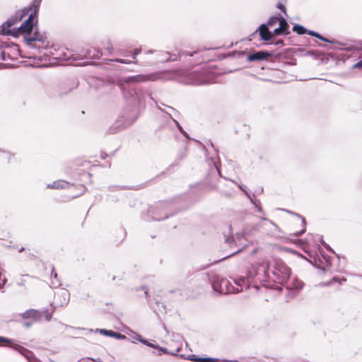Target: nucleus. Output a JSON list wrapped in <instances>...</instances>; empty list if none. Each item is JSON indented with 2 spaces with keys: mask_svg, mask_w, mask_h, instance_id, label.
<instances>
[{
  "mask_svg": "<svg viewBox=\"0 0 362 362\" xmlns=\"http://www.w3.org/2000/svg\"><path fill=\"white\" fill-rule=\"evenodd\" d=\"M41 2L42 0H33L28 6L17 11L1 25V32L13 36H28L33 29L34 21L37 22Z\"/></svg>",
  "mask_w": 362,
  "mask_h": 362,
  "instance_id": "nucleus-1",
  "label": "nucleus"
},
{
  "mask_svg": "<svg viewBox=\"0 0 362 362\" xmlns=\"http://www.w3.org/2000/svg\"><path fill=\"white\" fill-rule=\"evenodd\" d=\"M259 272H262L265 277L281 285H284L291 276L290 268L281 259H274L270 264H262Z\"/></svg>",
  "mask_w": 362,
  "mask_h": 362,
  "instance_id": "nucleus-2",
  "label": "nucleus"
},
{
  "mask_svg": "<svg viewBox=\"0 0 362 362\" xmlns=\"http://www.w3.org/2000/svg\"><path fill=\"white\" fill-rule=\"evenodd\" d=\"M147 76L144 75H136L123 78L119 81V86L123 93L126 99L130 100L132 103H140L141 98L136 89L131 86L136 82H143L147 80Z\"/></svg>",
  "mask_w": 362,
  "mask_h": 362,
  "instance_id": "nucleus-3",
  "label": "nucleus"
},
{
  "mask_svg": "<svg viewBox=\"0 0 362 362\" xmlns=\"http://www.w3.org/2000/svg\"><path fill=\"white\" fill-rule=\"evenodd\" d=\"M211 285L214 291L223 294L235 293L241 291L240 288L235 287L233 279L230 281L227 279L215 277L211 280Z\"/></svg>",
  "mask_w": 362,
  "mask_h": 362,
  "instance_id": "nucleus-4",
  "label": "nucleus"
},
{
  "mask_svg": "<svg viewBox=\"0 0 362 362\" xmlns=\"http://www.w3.org/2000/svg\"><path fill=\"white\" fill-rule=\"evenodd\" d=\"M294 214L300 220V224L302 226V229L298 232H295L293 233L289 234L288 236L281 235V233H282L281 229L272 220H269L267 218H262V220L269 222L271 225H272L274 226V228L275 229V232L274 233L272 236L274 238L279 239L284 243L292 242L293 237H298V236L303 234L305 232V226H306V222H305V219L304 217H303L298 214Z\"/></svg>",
  "mask_w": 362,
  "mask_h": 362,
  "instance_id": "nucleus-5",
  "label": "nucleus"
},
{
  "mask_svg": "<svg viewBox=\"0 0 362 362\" xmlns=\"http://www.w3.org/2000/svg\"><path fill=\"white\" fill-rule=\"evenodd\" d=\"M3 343H6L9 347L17 351L20 354L23 356L28 362H42L35 356L34 354L30 350L17 344L13 339L0 336V346H4Z\"/></svg>",
  "mask_w": 362,
  "mask_h": 362,
  "instance_id": "nucleus-6",
  "label": "nucleus"
},
{
  "mask_svg": "<svg viewBox=\"0 0 362 362\" xmlns=\"http://www.w3.org/2000/svg\"><path fill=\"white\" fill-rule=\"evenodd\" d=\"M158 62L161 63H165L170 61H177L181 60L183 57H189L191 58L194 54H198L197 51L195 52H180L178 53L176 52H156Z\"/></svg>",
  "mask_w": 362,
  "mask_h": 362,
  "instance_id": "nucleus-7",
  "label": "nucleus"
},
{
  "mask_svg": "<svg viewBox=\"0 0 362 362\" xmlns=\"http://www.w3.org/2000/svg\"><path fill=\"white\" fill-rule=\"evenodd\" d=\"M25 41L26 44L30 47L41 50L45 47V44L47 42V37L42 34L39 33L37 30L34 34L30 33L28 36L25 37Z\"/></svg>",
  "mask_w": 362,
  "mask_h": 362,
  "instance_id": "nucleus-8",
  "label": "nucleus"
},
{
  "mask_svg": "<svg viewBox=\"0 0 362 362\" xmlns=\"http://www.w3.org/2000/svg\"><path fill=\"white\" fill-rule=\"evenodd\" d=\"M19 55V48L17 45L3 46L0 43V59L13 61L17 59Z\"/></svg>",
  "mask_w": 362,
  "mask_h": 362,
  "instance_id": "nucleus-9",
  "label": "nucleus"
},
{
  "mask_svg": "<svg viewBox=\"0 0 362 362\" xmlns=\"http://www.w3.org/2000/svg\"><path fill=\"white\" fill-rule=\"evenodd\" d=\"M184 81L185 83L193 85H204L209 83V81L206 77L205 71L190 73Z\"/></svg>",
  "mask_w": 362,
  "mask_h": 362,
  "instance_id": "nucleus-10",
  "label": "nucleus"
},
{
  "mask_svg": "<svg viewBox=\"0 0 362 362\" xmlns=\"http://www.w3.org/2000/svg\"><path fill=\"white\" fill-rule=\"evenodd\" d=\"M286 289L289 291L292 296H296L300 291L303 288L304 284L302 281L297 278H293L292 280L289 279L284 284Z\"/></svg>",
  "mask_w": 362,
  "mask_h": 362,
  "instance_id": "nucleus-11",
  "label": "nucleus"
},
{
  "mask_svg": "<svg viewBox=\"0 0 362 362\" xmlns=\"http://www.w3.org/2000/svg\"><path fill=\"white\" fill-rule=\"evenodd\" d=\"M70 298V294L66 289L60 290L54 297V302L57 305L63 306L66 305Z\"/></svg>",
  "mask_w": 362,
  "mask_h": 362,
  "instance_id": "nucleus-12",
  "label": "nucleus"
},
{
  "mask_svg": "<svg viewBox=\"0 0 362 362\" xmlns=\"http://www.w3.org/2000/svg\"><path fill=\"white\" fill-rule=\"evenodd\" d=\"M167 206V204L165 203H160L156 205V206L151 210V212L152 214V218L155 221H162L168 217V215L165 214L163 216H159V214H163V211H165Z\"/></svg>",
  "mask_w": 362,
  "mask_h": 362,
  "instance_id": "nucleus-13",
  "label": "nucleus"
},
{
  "mask_svg": "<svg viewBox=\"0 0 362 362\" xmlns=\"http://www.w3.org/2000/svg\"><path fill=\"white\" fill-rule=\"evenodd\" d=\"M250 235V233L247 230H245L243 233H237L235 237L232 236L230 238H227L226 242L230 245L232 246L233 244L235 245H243V243H241L243 239L246 238V236Z\"/></svg>",
  "mask_w": 362,
  "mask_h": 362,
  "instance_id": "nucleus-14",
  "label": "nucleus"
},
{
  "mask_svg": "<svg viewBox=\"0 0 362 362\" xmlns=\"http://www.w3.org/2000/svg\"><path fill=\"white\" fill-rule=\"evenodd\" d=\"M259 36L262 40L268 41L272 37V33L269 30L268 25L262 23L258 28Z\"/></svg>",
  "mask_w": 362,
  "mask_h": 362,
  "instance_id": "nucleus-15",
  "label": "nucleus"
},
{
  "mask_svg": "<svg viewBox=\"0 0 362 362\" xmlns=\"http://www.w3.org/2000/svg\"><path fill=\"white\" fill-rule=\"evenodd\" d=\"M136 341H138L141 342V344L146 345L147 346L159 349L160 351L159 353V355H161L162 353H164V354L168 353V351L165 349L159 347L158 345H156L154 344L149 342L147 339L142 338L139 335H136V337H134L133 342H136Z\"/></svg>",
  "mask_w": 362,
  "mask_h": 362,
  "instance_id": "nucleus-16",
  "label": "nucleus"
},
{
  "mask_svg": "<svg viewBox=\"0 0 362 362\" xmlns=\"http://www.w3.org/2000/svg\"><path fill=\"white\" fill-rule=\"evenodd\" d=\"M271 54L264 52V51H259L255 53H253L252 54L248 55L247 57V61L252 62V61H262L267 57H270Z\"/></svg>",
  "mask_w": 362,
  "mask_h": 362,
  "instance_id": "nucleus-17",
  "label": "nucleus"
},
{
  "mask_svg": "<svg viewBox=\"0 0 362 362\" xmlns=\"http://www.w3.org/2000/svg\"><path fill=\"white\" fill-rule=\"evenodd\" d=\"M69 182L63 180H59L54 181L52 183H49L47 185V188L48 189H63L69 187Z\"/></svg>",
  "mask_w": 362,
  "mask_h": 362,
  "instance_id": "nucleus-18",
  "label": "nucleus"
},
{
  "mask_svg": "<svg viewBox=\"0 0 362 362\" xmlns=\"http://www.w3.org/2000/svg\"><path fill=\"white\" fill-rule=\"evenodd\" d=\"M45 47H43L42 49H45V52L44 53V54L45 55H47V56H52L55 59H60L61 58V56L60 54H57V49L55 48L54 46L52 45V46H49V43L48 42L45 44Z\"/></svg>",
  "mask_w": 362,
  "mask_h": 362,
  "instance_id": "nucleus-19",
  "label": "nucleus"
},
{
  "mask_svg": "<svg viewBox=\"0 0 362 362\" xmlns=\"http://www.w3.org/2000/svg\"><path fill=\"white\" fill-rule=\"evenodd\" d=\"M233 284H235V287L240 288L242 291L244 287L247 288H249V280L245 276L240 277L237 279H233Z\"/></svg>",
  "mask_w": 362,
  "mask_h": 362,
  "instance_id": "nucleus-20",
  "label": "nucleus"
},
{
  "mask_svg": "<svg viewBox=\"0 0 362 362\" xmlns=\"http://www.w3.org/2000/svg\"><path fill=\"white\" fill-rule=\"evenodd\" d=\"M41 313L36 310H28L23 314V318H33L35 320H38L40 318Z\"/></svg>",
  "mask_w": 362,
  "mask_h": 362,
  "instance_id": "nucleus-21",
  "label": "nucleus"
},
{
  "mask_svg": "<svg viewBox=\"0 0 362 362\" xmlns=\"http://www.w3.org/2000/svg\"><path fill=\"white\" fill-rule=\"evenodd\" d=\"M100 332L105 336L112 337L116 339H125L126 337L119 332H116L112 330H107L105 329H100Z\"/></svg>",
  "mask_w": 362,
  "mask_h": 362,
  "instance_id": "nucleus-22",
  "label": "nucleus"
},
{
  "mask_svg": "<svg viewBox=\"0 0 362 362\" xmlns=\"http://www.w3.org/2000/svg\"><path fill=\"white\" fill-rule=\"evenodd\" d=\"M61 285L59 280L57 278V274L55 272L54 268L51 272V286L57 288Z\"/></svg>",
  "mask_w": 362,
  "mask_h": 362,
  "instance_id": "nucleus-23",
  "label": "nucleus"
},
{
  "mask_svg": "<svg viewBox=\"0 0 362 362\" xmlns=\"http://www.w3.org/2000/svg\"><path fill=\"white\" fill-rule=\"evenodd\" d=\"M279 28L283 31V33H285L289 26L288 23H287L286 19L279 16Z\"/></svg>",
  "mask_w": 362,
  "mask_h": 362,
  "instance_id": "nucleus-24",
  "label": "nucleus"
},
{
  "mask_svg": "<svg viewBox=\"0 0 362 362\" xmlns=\"http://www.w3.org/2000/svg\"><path fill=\"white\" fill-rule=\"evenodd\" d=\"M293 30L298 35H303L305 34L307 32V30L303 25H295L293 27Z\"/></svg>",
  "mask_w": 362,
  "mask_h": 362,
  "instance_id": "nucleus-25",
  "label": "nucleus"
},
{
  "mask_svg": "<svg viewBox=\"0 0 362 362\" xmlns=\"http://www.w3.org/2000/svg\"><path fill=\"white\" fill-rule=\"evenodd\" d=\"M0 153H1L4 156V157L8 160V162H11V160L14 158L15 154L13 153H11L10 151L1 149L0 148Z\"/></svg>",
  "mask_w": 362,
  "mask_h": 362,
  "instance_id": "nucleus-26",
  "label": "nucleus"
},
{
  "mask_svg": "<svg viewBox=\"0 0 362 362\" xmlns=\"http://www.w3.org/2000/svg\"><path fill=\"white\" fill-rule=\"evenodd\" d=\"M279 16H275L271 17L266 25H268L269 27H272L279 23Z\"/></svg>",
  "mask_w": 362,
  "mask_h": 362,
  "instance_id": "nucleus-27",
  "label": "nucleus"
},
{
  "mask_svg": "<svg viewBox=\"0 0 362 362\" xmlns=\"http://www.w3.org/2000/svg\"><path fill=\"white\" fill-rule=\"evenodd\" d=\"M188 359L196 361V362H209V357L207 358H203V357H196L195 356L192 355L190 358Z\"/></svg>",
  "mask_w": 362,
  "mask_h": 362,
  "instance_id": "nucleus-28",
  "label": "nucleus"
},
{
  "mask_svg": "<svg viewBox=\"0 0 362 362\" xmlns=\"http://www.w3.org/2000/svg\"><path fill=\"white\" fill-rule=\"evenodd\" d=\"M141 52V49H136L133 54H132V58L134 60L133 62L134 64H137V62H136V56Z\"/></svg>",
  "mask_w": 362,
  "mask_h": 362,
  "instance_id": "nucleus-29",
  "label": "nucleus"
},
{
  "mask_svg": "<svg viewBox=\"0 0 362 362\" xmlns=\"http://www.w3.org/2000/svg\"><path fill=\"white\" fill-rule=\"evenodd\" d=\"M168 115L170 116V118H172L174 121V122L175 123L176 126L177 127L178 129L180 130V132L181 133H182L184 132V129H182V127L180 126V123L173 117V115L171 114H169L168 113Z\"/></svg>",
  "mask_w": 362,
  "mask_h": 362,
  "instance_id": "nucleus-30",
  "label": "nucleus"
},
{
  "mask_svg": "<svg viewBox=\"0 0 362 362\" xmlns=\"http://www.w3.org/2000/svg\"><path fill=\"white\" fill-rule=\"evenodd\" d=\"M250 200L259 212H262V208L260 206H259L256 203V202L253 200V199L252 197L250 198Z\"/></svg>",
  "mask_w": 362,
  "mask_h": 362,
  "instance_id": "nucleus-31",
  "label": "nucleus"
},
{
  "mask_svg": "<svg viewBox=\"0 0 362 362\" xmlns=\"http://www.w3.org/2000/svg\"><path fill=\"white\" fill-rule=\"evenodd\" d=\"M212 163L214 165V170H216L217 172V173L218 174V175L221 176V169H220V166H219L218 163L215 161H212Z\"/></svg>",
  "mask_w": 362,
  "mask_h": 362,
  "instance_id": "nucleus-32",
  "label": "nucleus"
},
{
  "mask_svg": "<svg viewBox=\"0 0 362 362\" xmlns=\"http://www.w3.org/2000/svg\"><path fill=\"white\" fill-rule=\"evenodd\" d=\"M316 37L322 41H324V42H329V43H332V42L327 40V38L324 37L323 36H322L320 33H317V35L316 36Z\"/></svg>",
  "mask_w": 362,
  "mask_h": 362,
  "instance_id": "nucleus-33",
  "label": "nucleus"
},
{
  "mask_svg": "<svg viewBox=\"0 0 362 362\" xmlns=\"http://www.w3.org/2000/svg\"><path fill=\"white\" fill-rule=\"evenodd\" d=\"M282 33H284L283 31L278 27L274 29V32L272 33V36L273 35H279Z\"/></svg>",
  "mask_w": 362,
  "mask_h": 362,
  "instance_id": "nucleus-34",
  "label": "nucleus"
},
{
  "mask_svg": "<svg viewBox=\"0 0 362 362\" xmlns=\"http://www.w3.org/2000/svg\"><path fill=\"white\" fill-rule=\"evenodd\" d=\"M353 68L354 69H360L362 70V60H360L357 63L353 65Z\"/></svg>",
  "mask_w": 362,
  "mask_h": 362,
  "instance_id": "nucleus-35",
  "label": "nucleus"
},
{
  "mask_svg": "<svg viewBox=\"0 0 362 362\" xmlns=\"http://www.w3.org/2000/svg\"><path fill=\"white\" fill-rule=\"evenodd\" d=\"M238 187L245 192V194L247 196V197L250 199L251 197V196L250 195V194L245 190V187L241 185H239V184H237Z\"/></svg>",
  "mask_w": 362,
  "mask_h": 362,
  "instance_id": "nucleus-36",
  "label": "nucleus"
},
{
  "mask_svg": "<svg viewBox=\"0 0 362 362\" xmlns=\"http://www.w3.org/2000/svg\"><path fill=\"white\" fill-rule=\"evenodd\" d=\"M115 62H117L118 63H121V64H129L130 62L126 60V59H117L115 60Z\"/></svg>",
  "mask_w": 362,
  "mask_h": 362,
  "instance_id": "nucleus-37",
  "label": "nucleus"
},
{
  "mask_svg": "<svg viewBox=\"0 0 362 362\" xmlns=\"http://www.w3.org/2000/svg\"><path fill=\"white\" fill-rule=\"evenodd\" d=\"M168 108L169 110H170L171 111H173V113H174V116H175V117H178V115H179V112H177L175 108H173V107H170V106H168Z\"/></svg>",
  "mask_w": 362,
  "mask_h": 362,
  "instance_id": "nucleus-38",
  "label": "nucleus"
},
{
  "mask_svg": "<svg viewBox=\"0 0 362 362\" xmlns=\"http://www.w3.org/2000/svg\"><path fill=\"white\" fill-rule=\"evenodd\" d=\"M277 8L281 10L284 13H286V7L281 3L277 4Z\"/></svg>",
  "mask_w": 362,
  "mask_h": 362,
  "instance_id": "nucleus-39",
  "label": "nucleus"
},
{
  "mask_svg": "<svg viewBox=\"0 0 362 362\" xmlns=\"http://www.w3.org/2000/svg\"><path fill=\"white\" fill-rule=\"evenodd\" d=\"M306 33L310 36H313V37H315L317 36V32H315V31H313V30H307V32Z\"/></svg>",
  "mask_w": 362,
  "mask_h": 362,
  "instance_id": "nucleus-40",
  "label": "nucleus"
},
{
  "mask_svg": "<svg viewBox=\"0 0 362 362\" xmlns=\"http://www.w3.org/2000/svg\"><path fill=\"white\" fill-rule=\"evenodd\" d=\"M209 362H219V360L217 358H209Z\"/></svg>",
  "mask_w": 362,
  "mask_h": 362,
  "instance_id": "nucleus-41",
  "label": "nucleus"
},
{
  "mask_svg": "<svg viewBox=\"0 0 362 362\" xmlns=\"http://www.w3.org/2000/svg\"><path fill=\"white\" fill-rule=\"evenodd\" d=\"M180 351V349H177L175 351H170V353L173 355H177L178 354V352Z\"/></svg>",
  "mask_w": 362,
  "mask_h": 362,
  "instance_id": "nucleus-42",
  "label": "nucleus"
},
{
  "mask_svg": "<svg viewBox=\"0 0 362 362\" xmlns=\"http://www.w3.org/2000/svg\"><path fill=\"white\" fill-rule=\"evenodd\" d=\"M51 317H52V316H51L50 313H48L46 315V319L47 321H49L51 320Z\"/></svg>",
  "mask_w": 362,
  "mask_h": 362,
  "instance_id": "nucleus-43",
  "label": "nucleus"
},
{
  "mask_svg": "<svg viewBox=\"0 0 362 362\" xmlns=\"http://www.w3.org/2000/svg\"><path fill=\"white\" fill-rule=\"evenodd\" d=\"M88 360H91V361H93L94 362H100V358L94 359V358H88Z\"/></svg>",
  "mask_w": 362,
  "mask_h": 362,
  "instance_id": "nucleus-44",
  "label": "nucleus"
},
{
  "mask_svg": "<svg viewBox=\"0 0 362 362\" xmlns=\"http://www.w3.org/2000/svg\"><path fill=\"white\" fill-rule=\"evenodd\" d=\"M274 248H276V250H283L284 247H281V246H279V245H274Z\"/></svg>",
  "mask_w": 362,
  "mask_h": 362,
  "instance_id": "nucleus-45",
  "label": "nucleus"
},
{
  "mask_svg": "<svg viewBox=\"0 0 362 362\" xmlns=\"http://www.w3.org/2000/svg\"><path fill=\"white\" fill-rule=\"evenodd\" d=\"M182 134H183L186 138L189 139V135H188V134H187L186 132H185V131H184Z\"/></svg>",
  "mask_w": 362,
  "mask_h": 362,
  "instance_id": "nucleus-46",
  "label": "nucleus"
},
{
  "mask_svg": "<svg viewBox=\"0 0 362 362\" xmlns=\"http://www.w3.org/2000/svg\"><path fill=\"white\" fill-rule=\"evenodd\" d=\"M321 243L327 247L329 248V246L322 240H321Z\"/></svg>",
  "mask_w": 362,
  "mask_h": 362,
  "instance_id": "nucleus-47",
  "label": "nucleus"
},
{
  "mask_svg": "<svg viewBox=\"0 0 362 362\" xmlns=\"http://www.w3.org/2000/svg\"><path fill=\"white\" fill-rule=\"evenodd\" d=\"M90 51L86 52V53L84 54L85 57H88V56L90 54Z\"/></svg>",
  "mask_w": 362,
  "mask_h": 362,
  "instance_id": "nucleus-48",
  "label": "nucleus"
},
{
  "mask_svg": "<svg viewBox=\"0 0 362 362\" xmlns=\"http://www.w3.org/2000/svg\"><path fill=\"white\" fill-rule=\"evenodd\" d=\"M111 188L118 189L120 187L119 186H114V187H111Z\"/></svg>",
  "mask_w": 362,
  "mask_h": 362,
  "instance_id": "nucleus-49",
  "label": "nucleus"
},
{
  "mask_svg": "<svg viewBox=\"0 0 362 362\" xmlns=\"http://www.w3.org/2000/svg\"><path fill=\"white\" fill-rule=\"evenodd\" d=\"M154 52H154V51H153V50H148V51H147V52H146V53H149V54H153V53H154Z\"/></svg>",
  "mask_w": 362,
  "mask_h": 362,
  "instance_id": "nucleus-50",
  "label": "nucleus"
},
{
  "mask_svg": "<svg viewBox=\"0 0 362 362\" xmlns=\"http://www.w3.org/2000/svg\"><path fill=\"white\" fill-rule=\"evenodd\" d=\"M240 252V250H238V251H237V252ZM235 253H236V252H233V254H231V255H228L227 256V257H230L231 255H233V254H235ZM223 259H225V257H224Z\"/></svg>",
  "mask_w": 362,
  "mask_h": 362,
  "instance_id": "nucleus-51",
  "label": "nucleus"
},
{
  "mask_svg": "<svg viewBox=\"0 0 362 362\" xmlns=\"http://www.w3.org/2000/svg\"><path fill=\"white\" fill-rule=\"evenodd\" d=\"M158 109H159L160 111L164 112L163 110H162L158 105H157Z\"/></svg>",
  "mask_w": 362,
  "mask_h": 362,
  "instance_id": "nucleus-52",
  "label": "nucleus"
},
{
  "mask_svg": "<svg viewBox=\"0 0 362 362\" xmlns=\"http://www.w3.org/2000/svg\"><path fill=\"white\" fill-rule=\"evenodd\" d=\"M23 250H24V248H23V247H21V248H20V249H19V252H22V251H23Z\"/></svg>",
  "mask_w": 362,
  "mask_h": 362,
  "instance_id": "nucleus-53",
  "label": "nucleus"
},
{
  "mask_svg": "<svg viewBox=\"0 0 362 362\" xmlns=\"http://www.w3.org/2000/svg\"><path fill=\"white\" fill-rule=\"evenodd\" d=\"M258 230V228L257 227H254V231H257Z\"/></svg>",
  "mask_w": 362,
  "mask_h": 362,
  "instance_id": "nucleus-54",
  "label": "nucleus"
},
{
  "mask_svg": "<svg viewBox=\"0 0 362 362\" xmlns=\"http://www.w3.org/2000/svg\"><path fill=\"white\" fill-rule=\"evenodd\" d=\"M303 241L301 240H298V243H301Z\"/></svg>",
  "mask_w": 362,
  "mask_h": 362,
  "instance_id": "nucleus-55",
  "label": "nucleus"
},
{
  "mask_svg": "<svg viewBox=\"0 0 362 362\" xmlns=\"http://www.w3.org/2000/svg\"><path fill=\"white\" fill-rule=\"evenodd\" d=\"M144 292H145V294H146V295H147V291H146V290H145V291H144Z\"/></svg>",
  "mask_w": 362,
  "mask_h": 362,
  "instance_id": "nucleus-56",
  "label": "nucleus"
},
{
  "mask_svg": "<svg viewBox=\"0 0 362 362\" xmlns=\"http://www.w3.org/2000/svg\"><path fill=\"white\" fill-rule=\"evenodd\" d=\"M230 362H238L237 361H231Z\"/></svg>",
  "mask_w": 362,
  "mask_h": 362,
  "instance_id": "nucleus-57",
  "label": "nucleus"
}]
</instances>
